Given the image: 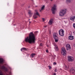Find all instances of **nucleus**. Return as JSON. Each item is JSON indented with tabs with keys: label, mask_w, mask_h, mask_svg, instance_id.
Listing matches in <instances>:
<instances>
[{
	"label": "nucleus",
	"mask_w": 75,
	"mask_h": 75,
	"mask_svg": "<svg viewBox=\"0 0 75 75\" xmlns=\"http://www.w3.org/2000/svg\"><path fill=\"white\" fill-rule=\"evenodd\" d=\"M35 40V37L33 32H31L29 35V37L25 38V41L26 42H29V44L34 43Z\"/></svg>",
	"instance_id": "nucleus-1"
},
{
	"label": "nucleus",
	"mask_w": 75,
	"mask_h": 75,
	"mask_svg": "<svg viewBox=\"0 0 75 75\" xmlns=\"http://www.w3.org/2000/svg\"><path fill=\"white\" fill-rule=\"evenodd\" d=\"M67 12V10H62L60 11L59 13V15L60 17H63L66 14Z\"/></svg>",
	"instance_id": "nucleus-2"
},
{
	"label": "nucleus",
	"mask_w": 75,
	"mask_h": 75,
	"mask_svg": "<svg viewBox=\"0 0 75 75\" xmlns=\"http://www.w3.org/2000/svg\"><path fill=\"white\" fill-rule=\"evenodd\" d=\"M61 52L62 55H66L67 52H66V50H65V49L64 47L62 48V50L61 51Z\"/></svg>",
	"instance_id": "nucleus-3"
},
{
	"label": "nucleus",
	"mask_w": 75,
	"mask_h": 75,
	"mask_svg": "<svg viewBox=\"0 0 75 75\" xmlns=\"http://www.w3.org/2000/svg\"><path fill=\"white\" fill-rule=\"evenodd\" d=\"M59 34L60 36H64V31L62 29H61L59 31Z\"/></svg>",
	"instance_id": "nucleus-4"
},
{
	"label": "nucleus",
	"mask_w": 75,
	"mask_h": 75,
	"mask_svg": "<svg viewBox=\"0 0 75 75\" xmlns=\"http://www.w3.org/2000/svg\"><path fill=\"white\" fill-rule=\"evenodd\" d=\"M57 7V5L55 4L54 5L52 8V11L53 14H54L55 13V10H56V7Z\"/></svg>",
	"instance_id": "nucleus-5"
},
{
	"label": "nucleus",
	"mask_w": 75,
	"mask_h": 75,
	"mask_svg": "<svg viewBox=\"0 0 75 75\" xmlns=\"http://www.w3.org/2000/svg\"><path fill=\"white\" fill-rule=\"evenodd\" d=\"M53 37L54 40H55V42H57L58 40L57 39H58V37L57 36V34H56V33H54L53 34Z\"/></svg>",
	"instance_id": "nucleus-6"
},
{
	"label": "nucleus",
	"mask_w": 75,
	"mask_h": 75,
	"mask_svg": "<svg viewBox=\"0 0 75 75\" xmlns=\"http://www.w3.org/2000/svg\"><path fill=\"white\" fill-rule=\"evenodd\" d=\"M68 61L70 62H72V61H73L74 60V57H72L71 56H68Z\"/></svg>",
	"instance_id": "nucleus-7"
},
{
	"label": "nucleus",
	"mask_w": 75,
	"mask_h": 75,
	"mask_svg": "<svg viewBox=\"0 0 75 75\" xmlns=\"http://www.w3.org/2000/svg\"><path fill=\"white\" fill-rule=\"evenodd\" d=\"M54 49H55V51H58V50H59V49L57 45L55 44H54Z\"/></svg>",
	"instance_id": "nucleus-8"
},
{
	"label": "nucleus",
	"mask_w": 75,
	"mask_h": 75,
	"mask_svg": "<svg viewBox=\"0 0 75 75\" xmlns=\"http://www.w3.org/2000/svg\"><path fill=\"white\" fill-rule=\"evenodd\" d=\"M70 72L73 74L75 75V71L74 69V68H72L70 69Z\"/></svg>",
	"instance_id": "nucleus-9"
},
{
	"label": "nucleus",
	"mask_w": 75,
	"mask_h": 75,
	"mask_svg": "<svg viewBox=\"0 0 75 75\" xmlns=\"http://www.w3.org/2000/svg\"><path fill=\"white\" fill-rule=\"evenodd\" d=\"M66 47L67 50H70V49H71V46L69 44H67L66 45Z\"/></svg>",
	"instance_id": "nucleus-10"
},
{
	"label": "nucleus",
	"mask_w": 75,
	"mask_h": 75,
	"mask_svg": "<svg viewBox=\"0 0 75 75\" xmlns=\"http://www.w3.org/2000/svg\"><path fill=\"white\" fill-rule=\"evenodd\" d=\"M68 39L69 40H74V36L72 35H70L69 36Z\"/></svg>",
	"instance_id": "nucleus-11"
},
{
	"label": "nucleus",
	"mask_w": 75,
	"mask_h": 75,
	"mask_svg": "<svg viewBox=\"0 0 75 75\" xmlns=\"http://www.w3.org/2000/svg\"><path fill=\"white\" fill-rule=\"evenodd\" d=\"M75 19V16H71L70 18V20H71V21H74V20Z\"/></svg>",
	"instance_id": "nucleus-12"
},
{
	"label": "nucleus",
	"mask_w": 75,
	"mask_h": 75,
	"mask_svg": "<svg viewBox=\"0 0 75 75\" xmlns=\"http://www.w3.org/2000/svg\"><path fill=\"white\" fill-rule=\"evenodd\" d=\"M28 13L29 14V16L30 17H31V16H32L33 15V12H32V11H29Z\"/></svg>",
	"instance_id": "nucleus-13"
},
{
	"label": "nucleus",
	"mask_w": 75,
	"mask_h": 75,
	"mask_svg": "<svg viewBox=\"0 0 75 75\" xmlns=\"http://www.w3.org/2000/svg\"><path fill=\"white\" fill-rule=\"evenodd\" d=\"M21 51H23L24 50V51H27V49L25 47H23L21 49Z\"/></svg>",
	"instance_id": "nucleus-14"
},
{
	"label": "nucleus",
	"mask_w": 75,
	"mask_h": 75,
	"mask_svg": "<svg viewBox=\"0 0 75 75\" xmlns=\"http://www.w3.org/2000/svg\"><path fill=\"white\" fill-rule=\"evenodd\" d=\"M4 61L3 59L1 58H0V64H3Z\"/></svg>",
	"instance_id": "nucleus-15"
},
{
	"label": "nucleus",
	"mask_w": 75,
	"mask_h": 75,
	"mask_svg": "<svg viewBox=\"0 0 75 75\" xmlns=\"http://www.w3.org/2000/svg\"><path fill=\"white\" fill-rule=\"evenodd\" d=\"M44 7H45V6H44V5L43 6L41 7V8L40 10V11H42L44 10Z\"/></svg>",
	"instance_id": "nucleus-16"
},
{
	"label": "nucleus",
	"mask_w": 75,
	"mask_h": 75,
	"mask_svg": "<svg viewBox=\"0 0 75 75\" xmlns=\"http://www.w3.org/2000/svg\"><path fill=\"white\" fill-rule=\"evenodd\" d=\"M35 55V54H32L31 55L30 57L31 58H33V57H34Z\"/></svg>",
	"instance_id": "nucleus-17"
},
{
	"label": "nucleus",
	"mask_w": 75,
	"mask_h": 75,
	"mask_svg": "<svg viewBox=\"0 0 75 75\" xmlns=\"http://www.w3.org/2000/svg\"><path fill=\"white\" fill-rule=\"evenodd\" d=\"M49 24L50 25H51L52 24V20H50L49 21Z\"/></svg>",
	"instance_id": "nucleus-18"
},
{
	"label": "nucleus",
	"mask_w": 75,
	"mask_h": 75,
	"mask_svg": "<svg viewBox=\"0 0 75 75\" xmlns=\"http://www.w3.org/2000/svg\"><path fill=\"white\" fill-rule=\"evenodd\" d=\"M34 14H35L36 16H40V15L39 14V13H38V12L36 11V12Z\"/></svg>",
	"instance_id": "nucleus-19"
},
{
	"label": "nucleus",
	"mask_w": 75,
	"mask_h": 75,
	"mask_svg": "<svg viewBox=\"0 0 75 75\" xmlns=\"http://www.w3.org/2000/svg\"><path fill=\"white\" fill-rule=\"evenodd\" d=\"M1 68L2 69H5V67L4 66H1Z\"/></svg>",
	"instance_id": "nucleus-20"
},
{
	"label": "nucleus",
	"mask_w": 75,
	"mask_h": 75,
	"mask_svg": "<svg viewBox=\"0 0 75 75\" xmlns=\"http://www.w3.org/2000/svg\"><path fill=\"white\" fill-rule=\"evenodd\" d=\"M71 1L72 0H67L66 2L67 3H71Z\"/></svg>",
	"instance_id": "nucleus-21"
},
{
	"label": "nucleus",
	"mask_w": 75,
	"mask_h": 75,
	"mask_svg": "<svg viewBox=\"0 0 75 75\" xmlns=\"http://www.w3.org/2000/svg\"><path fill=\"white\" fill-rule=\"evenodd\" d=\"M33 17L35 19L37 18V15H36L35 14H34Z\"/></svg>",
	"instance_id": "nucleus-22"
},
{
	"label": "nucleus",
	"mask_w": 75,
	"mask_h": 75,
	"mask_svg": "<svg viewBox=\"0 0 75 75\" xmlns=\"http://www.w3.org/2000/svg\"><path fill=\"white\" fill-rule=\"evenodd\" d=\"M69 68V66H66L65 67V69L66 70L68 69Z\"/></svg>",
	"instance_id": "nucleus-23"
},
{
	"label": "nucleus",
	"mask_w": 75,
	"mask_h": 75,
	"mask_svg": "<svg viewBox=\"0 0 75 75\" xmlns=\"http://www.w3.org/2000/svg\"><path fill=\"white\" fill-rule=\"evenodd\" d=\"M73 26L74 27V28L75 29V23H73Z\"/></svg>",
	"instance_id": "nucleus-24"
},
{
	"label": "nucleus",
	"mask_w": 75,
	"mask_h": 75,
	"mask_svg": "<svg viewBox=\"0 0 75 75\" xmlns=\"http://www.w3.org/2000/svg\"><path fill=\"white\" fill-rule=\"evenodd\" d=\"M0 75H3L2 73L1 72V71L0 70Z\"/></svg>",
	"instance_id": "nucleus-25"
},
{
	"label": "nucleus",
	"mask_w": 75,
	"mask_h": 75,
	"mask_svg": "<svg viewBox=\"0 0 75 75\" xmlns=\"http://www.w3.org/2000/svg\"><path fill=\"white\" fill-rule=\"evenodd\" d=\"M48 67L49 68V69H51V67L50 66H49Z\"/></svg>",
	"instance_id": "nucleus-26"
},
{
	"label": "nucleus",
	"mask_w": 75,
	"mask_h": 75,
	"mask_svg": "<svg viewBox=\"0 0 75 75\" xmlns=\"http://www.w3.org/2000/svg\"><path fill=\"white\" fill-rule=\"evenodd\" d=\"M42 20H43V21H45L44 18H42Z\"/></svg>",
	"instance_id": "nucleus-27"
},
{
	"label": "nucleus",
	"mask_w": 75,
	"mask_h": 75,
	"mask_svg": "<svg viewBox=\"0 0 75 75\" xmlns=\"http://www.w3.org/2000/svg\"><path fill=\"white\" fill-rule=\"evenodd\" d=\"M46 46H47V47H49V45H48L47 43L46 44Z\"/></svg>",
	"instance_id": "nucleus-28"
},
{
	"label": "nucleus",
	"mask_w": 75,
	"mask_h": 75,
	"mask_svg": "<svg viewBox=\"0 0 75 75\" xmlns=\"http://www.w3.org/2000/svg\"><path fill=\"white\" fill-rule=\"evenodd\" d=\"M53 64L54 65H56V64H57V63H56V62H54L53 63Z\"/></svg>",
	"instance_id": "nucleus-29"
},
{
	"label": "nucleus",
	"mask_w": 75,
	"mask_h": 75,
	"mask_svg": "<svg viewBox=\"0 0 75 75\" xmlns=\"http://www.w3.org/2000/svg\"><path fill=\"white\" fill-rule=\"evenodd\" d=\"M58 71V70H57V69H55L54 70V71L55 72H57V71Z\"/></svg>",
	"instance_id": "nucleus-30"
},
{
	"label": "nucleus",
	"mask_w": 75,
	"mask_h": 75,
	"mask_svg": "<svg viewBox=\"0 0 75 75\" xmlns=\"http://www.w3.org/2000/svg\"><path fill=\"white\" fill-rule=\"evenodd\" d=\"M46 52H48V50H46Z\"/></svg>",
	"instance_id": "nucleus-31"
},
{
	"label": "nucleus",
	"mask_w": 75,
	"mask_h": 75,
	"mask_svg": "<svg viewBox=\"0 0 75 75\" xmlns=\"http://www.w3.org/2000/svg\"><path fill=\"white\" fill-rule=\"evenodd\" d=\"M53 75H57L56 73H54Z\"/></svg>",
	"instance_id": "nucleus-32"
},
{
	"label": "nucleus",
	"mask_w": 75,
	"mask_h": 75,
	"mask_svg": "<svg viewBox=\"0 0 75 75\" xmlns=\"http://www.w3.org/2000/svg\"><path fill=\"white\" fill-rule=\"evenodd\" d=\"M40 46H42V44H41V43H40Z\"/></svg>",
	"instance_id": "nucleus-33"
},
{
	"label": "nucleus",
	"mask_w": 75,
	"mask_h": 75,
	"mask_svg": "<svg viewBox=\"0 0 75 75\" xmlns=\"http://www.w3.org/2000/svg\"><path fill=\"white\" fill-rule=\"evenodd\" d=\"M47 27V26H44V27Z\"/></svg>",
	"instance_id": "nucleus-34"
},
{
	"label": "nucleus",
	"mask_w": 75,
	"mask_h": 75,
	"mask_svg": "<svg viewBox=\"0 0 75 75\" xmlns=\"http://www.w3.org/2000/svg\"><path fill=\"white\" fill-rule=\"evenodd\" d=\"M51 1H53V0H50Z\"/></svg>",
	"instance_id": "nucleus-35"
},
{
	"label": "nucleus",
	"mask_w": 75,
	"mask_h": 75,
	"mask_svg": "<svg viewBox=\"0 0 75 75\" xmlns=\"http://www.w3.org/2000/svg\"><path fill=\"white\" fill-rule=\"evenodd\" d=\"M74 47H75V44L74 45Z\"/></svg>",
	"instance_id": "nucleus-36"
},
{
	"label": "nucleus",
	"mask_w": 75,
	"mask_h": 75,
	"mask_svg": "<svg viewBox=\"0 0 75 75\" xmlns=\"http://www.w3.org/2000/svg\"><path fill=\"white\" fill-rule=\"evenodd\" d=\"M29 23H31V22L29 21Z\"/></svg>",
	"instance_id": "nucleus-37"
}]
</instances>
